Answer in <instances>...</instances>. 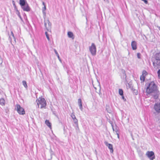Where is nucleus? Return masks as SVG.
Instances as JSON below:
<instances>
[{
    "mask_svg": "<svg viewBox=\"0 0 160 160\" xmlns=\"http://www.w3.org/2000/svg\"><path fill=\"white\" fill-rule=\"evenodd\" d=\"M146 92L148 94L152 93H155L156 94L153 95L154 98L156 99L158 98V91L157 87L153 82H152L149 84L147 88Z\"/></svg>",
    "mask_w": 160,
    "mask_h": 160,
    "instance_id": "1",
    "label": "nucleus"
},
{
    "mask_svg": "<svg viewBox=\"0 0 160 160\" xmlns=\"http://www.w3.org/2000/svg\"><path fill=\"white\" fill-rule=\"evenodd\" d=\"M36 102L38 106V108L39 105H40V108H45L47 104L46 102L45 99L42 98H39L37 99L36 100Z\"/></svg>",
    "mask_w": 160,
    "mask_h": 160,
    "instance_id": "2",
    "label": "nucleus"
},
{
    "mask_svg": "<svg viewBox=\"0 0 160 160\" xmlns=\"http://www.w3.org/2000/svg\"><path fill=\"white\" fill-rule=\"evenodd\" d=\"M15 109L17 110L18 112L20 114L23 115L25 114L24 109L18 104H16L15 106Z\"/></svg>",
    "mask_w": 160,
    "mask_h": 160,
    "instance_id": "3",
    "label": "nucleus"
},
{
    "mask_svg": "<svg viewBox=\"0 0 160 160\" xmlns=\"http://www.w3.org/2000/svg\"><path fill=\"white\" fill-rule=\"evenodd\" d=\"M89 51L92 56H95L96 54V48L94 43H92L91 46L89 47Z\"/></svg>",
    "mask_w": 160,
    "mask_h": 160,
    "instance_id": "4",
    "label": "nucleus"
},
{
    "mask_svg": "<svg viewBox=\"0 0 160 160\" xmlns=\"http://www.w3.org/2000/svg\"><path fill=\"white\" fill-rule=\"evenodd\" d=\"M146 155L150 160H153L155 158L154 153L152 151H147Z\"/></svg>",
    "mask_w": 160,
    "mask_h": 160,
    "instance_id": "5",
    "label": "nucleus"
},
{
    "mask_svg": "<svg viewBox=\"0 0 160 160\" xmlns=\"http://www.w3.org/2000/svg\"><path fill=\"white\" fill-rule=\"evenodd\" d=\"M104 143L106 146L108 147V148L110 149V152L112 153L113 152L112 145L111 144L108 143L106 141H105L104 142Z\"/></svg>",
    "mask_w": 160,
    "mask_h": 160,
    "instance_id": "6",
    "label": "nucleus"
},
{
    "mask_svg": "<svg viewBox=\"0 0 160 160\" xmlns=\"http://www.w3.org/2000/svg\"><path fill=\"white\" fill-rule=\"evenodd\" d=\"M154 108L156 112L160 113V103H157L155 104Z\"/></svg>",
    "mask_w": 160,
    "mask_h": 160,
    "instance_id": "7",
    "label": "nucleus"
},
{
    "mask_svg": "<svg viewBox=\"0 0 160 160\" xmlns=\"http://www.w3.org/2000/svg\"><path fill=\"white\" fill-rule=\"evenodd\" d=\"M51 23L48 20H46L45 21L44 25L47 29L51 28Z\"/></svg>",
    "mask_w": 160,
    "mask_h": 160,
    "instance_id": "8",
    "label": "nucleus"
},
{
    "mask_svg": "<svg viewBox=\"0 0 160 160\" xmlns=\"http://www.w3.org/2000/svg\"><path fill=\"white\" fill-rule=\"evenodd\" d=\"M22 8L24 11L29 12L30 10V8L29 7L28 3H27L24 6L21 7Z\"/></svg>",
    "mask_w": 160,
    "mask_h": 160,
    "instance_id": "9",
    "label": "nucleus"
},
{
    "mask_svg": "<svg viewBox=\"0 0 160 160\" xmlns=\"http://www.w3.org/2000/svg\"><path fill=\"white\" fill-rule=\"evenodd\" d=\"M12 39H13L14 42H15L16 43V38H15L14 36L13 33L12 32V31L11 32V35L9 37V39L11 43H12Z\"/></svg>",
    "mask_w": 160,
    "mask_h": 160,
    "instance_id": "10",
    "label": "nucleus"
},
{
    "mask_svg": "<svg viewBox=\"0 0 160 160\" xmlns=\"http://www.w3.org/2000/svg\"><path fill=\"white\" fill-rule=\"evenodd\" d=\"M121 77L123 80H126V76L125 73V71L124 70H121Z\"/></svg>",
    "mask_w": 160,
    "mask_h": 160,
    "instance_id": "11",
    "label": "nucleus"
},
{
    "mask_svg": "<svg viewBox=\"0 0 160 160\" xmlns=\"http://www.w3.org/2000/svg\"><path fill=\"white\" fill-rule=\"evenodd\" d=\"M131 46L133 50H135L137 48V42L135 41H132L131 42Z\"/></svg>",
    "mask_w": 160,
    "mask_h": 160,
    "instance_id": "12",
    "label": "nucleus"
},
{
    "mask_svg": "<svg viewBox=\"0 0 160 160\" xmlns=\"http://www.w3.org/2000/svg\"><path fill=\"white\" fill-rule=\"evenodd\" d=\"M78 104L79 107L80 109L82 111L83 108L82 104V101L81 99L79 98L78 100Z\"/></svg>",
    "mask_w": 160,
    "mask_h": 160,
    "instance_id": "13",
    "label": "nucleus"
},
{
    "mask_svg": "<svg viewBox=\"0 0 160 160\" xmlns=\"http://www.w3.org/2000/svg\"><path fill=\"white\" fill-rule=\"evenodd\" d=\"M28 3L26 0H20L19 4L21 6H24L26 4Z\"/></svg>",
    "mask_w": 160,
    "mask_h": 160,
    "instance_id": "14",
    "label": "nucleus"
},
{
    "mask_svg": "<svg viewBox=\"0 0 160 160\" xmlns=\"http://www.w3.org/2000/svg\"><path fill=\"white\" fill-rule=\"evenodd\" d=\"M155 57L156 60H160V52L157 53L155 56Z\"/></svg>",
    "mask_w": 160,
    "mask_h": 160,
    "instance_id": "15",
    "label": "nucleus"
},
{
    "mask_svg": "<svg viewBox=\"0 0 160 160\" xmlns=\"http://www.w3.org/2000/svg\"><path fill=\"white\" fill-rule=\"evenodd\" d=\"M5 100L3 98L0 99V104L2 105H4L5 104Z\"/></svg>",
    "mask_w": 160,
    "mask_h": 160,
    "instance_id": "16",
    "label": "nucleus"
},
{
    "mask_svg": "<svg viewBox=\"0 0 160 160\" xmlns=\"http://www.w3.org/2000/svg\"><path fill=\"white\" fill-rule=\"evenodd\" d=\"M112 128L113 131L115 132L116 134H117V133H118V129L117 128H116L115 129H114L113 125H112Z\"/></svg>",
    "mask_w": 160,
    "mask_h": 160,
    "instance_id": "17",
    "label": "nucleus"
},
{
    "mask_svg": "<svg viewBox=\"0 0 160 160\" xmlns=\"http://www.w3.org/2000/svg\"><path fill=\"white\" fill-rule=\"evenodd\" d=\"M68 37L72 38L73 37V34L71 32H68Z\"/></svg>",
    "mask_w": 160,
    "mask_h": 160,
    "instance_id": "18",
    "label": "nucleus"
},
{
    "mask_svg": "<svg viewBox=\"0 0 160 160\" xmlns=\"http://www.w3.org/2000/svg\"><path fill=\"white\" fill-rule=\"evenodd\" d=\"M46 124L49 128L51 127V123L49 122V120H46L45 121Z\"/></svg>",
    "mask_w": 160,
    "mask_h": 160,
    "instance_id": "19",
    "label": "nucleus"
},
{
    "mask_svg": "<svg viewBox=\"0 0 160 160\" xmlns=\"http://www.w3.org/2000/svg\"><path fill=\"white\" fill-rule=\"evenodd\" d=\"M54 51L55 52V53L56 54V56H57L58 59L59 60V61H61L60 58L59 57V54H58V52H57V50L55 49H54Z\"/></svg>",
    "mask_w": 160,
    "mask_h": 160,
    "instance_id": "20",
    "label": "nucleus"
},
{
    "mask_svg": "<svg viewBox=\"0 0 160 160\" xmlns=\"http://www.w3.org/2000/svg\"><path fill=\"white\" fill-rule=\"evenodd\" d=\"M22 84L24 87L26 88H28V85H27V82L25 81H22Z\"/></svg>",
    "mask_w": 160,
    "mask_h": 160,
    "instance_id": "21",
    "label": "nucleus"
},
{
    "mask_svg": "<svg viewBox=\"0 0 160 160\" xmlns=\"http://www.w3.org/2000/svg\"><path fill=\"white\" fill-rule=\"evenodd\" d=\"M73 121L75 124H76V126L78 127V121L77 119L76 118H75L73 120Z\"/></svg>",
    "mask_w": 160,
    "mask_h": 160,
    "instance_id": "22",
    "label": "nucleus"
},
{
    "mask_svg": "<svg viewBox=\"0 0 160 160\" xmlns=\"http://www.w3.org/2000/svg\"><path fill=\"white\" fill-rule=\"evenodd\" d=\"M140 79L141 81H144L145 79V76H144L143 75H142L140 76Z\"/></svg>",
    "mask_w": 160,
    "mask_h": 160,
    "instance_id": "23",
    "label": "nucleus"
},
{
    "mask_svg": "<svg viewBox=\"0 0 160 160\" xmlns=\"http://www.w3.org/2000/svg\"><path fill=\"white\" fill-rule=\"evenodd\" d=\"M119 93L121 96L123 95V91L122 89H119Z\"/></svg>",
    "mask_w": 160,
    "mask_h": 160,
    "instance_id": "24",
    "label": "nucleus"
},
{
    "mask_svg": "<svg viewBox=\"0 0 160 160\" xmlns=\"http://www.w3.org/2000/svg\"><path fill=\"white\" fill-rule=\"evenodd\" d=\"M12 2L14 8V10H16L17 9H17V7H16V5H15V2H14V1H12Z\"/></svg>",
    "mask_w": 160,
    "mask_h": 160,
    "instance_id": "25",
    "label": "nucleus"
},
{
    "mask_svg": "<svg viewBox=\"0 0 160 160\" xmlns=\"http://www.w3.org/2000/svg\"><path fill=\"white\" fill-rule=\"evenodd\" d=\"M46 6H44V7L42 8V12L44 15H45V14H46V12H45V11L46 10Z\"/></svg>",
    "mask_w": 160,
    "mask_h": 160,
    "instance_id": "26",
    "label": "nucleus"
},
{
    "mask_svg": "<svg viewBox=\"0 0 160 160\" xmlns=\"http://www.w3.org/2000/svg\"><path fill=\"white\" fill-rule=\"evenodd\" d=\"M45 35H46V36L47 37V39H48V40L49 41L50 40V38H49V36L47 32H45Z\"/></svg>",
    "mask_w": 160,
    "mask_h": 160,
    "instance_id": "27",
    "label": "nucleus"
},
{
    "mask_svg": "<svg viewBox=\"0 0 160 160\" xmlns=\"http://www.w3.org/2000/svg\"><path fill=\"white\" fill-rule=\"evenodd\" d=\"M147 74V72L146 71L144 70L142 71V75H143L144 76H145Z\"/></svg>",
    "mask_w": 160,
    "mask_h": 160,
    "instance_id": "28",
    "label": "nucleus"
},
{
    "mask_svg": "<svg viewBox=\"0 0 160 160\" xmlns=\"http://www.w3.org/2000/svg\"><path fill=\"white\" fill-rule=\"evenodd\" d=\"M157 73L159 78L160 79V69L158 71Z\"/></svg>",
    "mask_w": 160,
    "mask_h": 160,
    "instance_id": "29",
    "label": "nucleus"
},
{
    "mask_svg": "<svg viewBox=\"0 0 160 160\" xmlns=\"http://www.w3.org/2000/svg\"><path fill=\"white\" fill-rule=\"evenodd\" d=\"M16 14H17L18 15H19V14H20V13L19 11H18V9H17L16 10Z\"/></svg>",
    "mask_w": 160,
    "mask_h": 160,
    "instance_id": "30",
    "label": "nucleus"
},
{
    "mask_svg": "<svg viewBox=\"0 0 160 160\" xmlns=\"http://www.w3.org/2000/svg\"><path fill=\"white\" fill-rule=\"evenodd\" d=\"M122 96V98L123 100L124 101H126V99L125 98L124 96L123 95H121Z\"/></svg>",
    "mask_w": 160,
    "mask_h": 160,
    "instance_id": "31",
    "label": "nucleus"
},
{
    "mask_svg": "<svg viewBox=\"0 0 160 160\" xmlns=\"http://www.w3.org/2000/svg\"><path fill=\"white\" fill-rule=\"evenodd\" d=\"M71 117L73 119V120L75 119V118H76V117L74 115H71Z\"/></svg>",
    "mask_w": 160,
    "mask_h": 160,
    "instance_id": "32",
    "label": "nucleus"
},
{
    "mask_svg": "<svg viewBox=\"0 0 160 160\" xmlns=\"http://www.w3.org/2000/svg\"><path fill=\"white\" fill-rule=\"evenodd\" d=\"M50 153H51V156H52V154H53V152L52 150L51 149H50Z\"/></svg>",
    "mask_w": 160,
    "mask_h": 160,
    "instance_id": "33",
    "label": "nucleus"
},
{
    "mask_svg": "<svg viewBox=\"0 0 160 160\" xmlns=\"http://www.w3.org/2000/svg\"><path fill=\"white\" fill-rule=\"evenodd\" d=\"M140 53H138L137 54V57L138 58H140Z\"/></svg>",
    "mask_w": 160,
    "mask_h": 160,
    "instance_id": "34",
    "label": "nucleus"
},
{
    "mask_svg": "<svg viewBox=\"0 0 160 160\" xmlns=\"http://www.w3.org/2000/svg\"><path fill=\"white\" fill-rule=\"evenodd\" d=\"M143 1H144V2L145 3H146V4H147V3H148V1H147V0H144Z\"/></svg>",
    "mask_w": 160,
    "mask_h": 160,
    "instance_id": "35",
    "label": "nucleus"
},
{
    "mask_svg": "<svg viewBox=\"0 0 160 160\" xmlns=\"http://www.w3.org/2000/svg\"><path fill=\"white\" fill-rule=\"evenodd\" d=\"M116 134L117 135V136H118V139H119V133H117Z\"/></svg>",
    "mask_w": 160,
    "mask_h": 160,
    "instance_id": "36",
    "label": "nucleus"
},
{
    "mask_svg": "<svg viewBox=\"0 0 160 160\" xmlns=\"http://www.w3.org/2000/svg\"><path fill=\"white\" fill-rule=\"evenodd\" d=\"M42 4H43V5L44 6H46L45 3H44V2H42Z\"/></svg>",
    "mask_w": 160,
    "mask_h": 160,
    "instance_id": "37",
    "label": "nucleus"
},
{
    "mask_svg": "<svg viewBox=\"0 0 160 160\" xmlns=\"http://www.w3.org/2000/svg\"><path fill=\"white\" fill-rule=\"evenodd\" d=\"M18 16L21 19V17L20 14H19V15H18Z\"/></svg>",
    "mask_w": 160,
    "mask_h": 160,
    "instance_id": "38",
    "label": "nucleus"
},
{
    "mask_svg": "<svg viewBox=\"0 0 160 160\" xmlns=\"http://www.w3.org/2000/svg\"><path fill=\"white\" fill-rule=\"evenodd\" d=\"M158 28L159 30L160 31V27L158 26Z\"/></svg>",
    "mask_w": 160,
    "mask_h": 160,
    "instance_id": "39",
    "label": "nucleus"
},
{
    "mask_svg": "<svg viewBox=\"0 0 160 160\" xmlns=\"http://www.w3.org/2000/svg\"><path fill=\"white\" fill-rule=\"evenodd\" d=\"M77 129H79V128H78V127L77 126V128H76V129L77 130Z\"/></svg>",
    "mask_w": 160,
    "mask_h": 160,
    "instance_id": "40",
    "label": "nucleus"
},
{
    "mask_svg": "<svg viewBox=\"0 0 160 160\" xmlns=\"http://www.w3.org/2000/svg\"><path fill=\"white\" fill-rule=\"evenodd\" d=\"M104 1H105V0H104Z\"/></svg>",
    "mask_w": 160,
    "mask_h": 160,
    "instance_id": "41",
    "label": "nucleus"
}]
</instances>
